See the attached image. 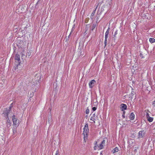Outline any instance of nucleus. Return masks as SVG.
Instances as JSON below:
<instances>
[{"label": "nucleus", "mask_w": 155, "mask_h": 155, "mask_svg": "<svg viewBox=\"0 0 155 155\" xmlns=\"http://www.w3.org/2000/svg\"><path fill=\"white\" fill-rule=\"evenodd\" d=\"M105 141L104 140L102 141L100 144L97 146H95L94 147V150L98 149V150H101L104 148V146L105 145Z\"/></svg>", "instance_id": "nucleus-1"}, {"label": "nucleus", "mask_w": 155, "mask_h": 155, "mask_svg": "<svg viewBox=\"0 0 155 155\" xmlns=\"http://www.w3.org/2000/svg\"><path fill=\"white\" fill-rule=\"evenodd\" d=\"M89 129L88 127V125L87 123L85 124L84 128L83 134L84 135V137H87L88 134L89 133Z\"/></svg>", "instance_id": "nucleus-2"}, {"label": "nucleus", "mask_w": 155, "mask_h": 155, "mask_svg": "<svg viewBox=\"0 0 155 155\" xmlns=\"http://www.w3.org/2000/svg\"><path fill=\"white\" fill-rule=\"evenodd\" d=\"M15 60L17 61H16V62H17V64H16V67L15 68V70L16 69L18 68V66L19 65H20L21 63V62H20V58L19 55L18 54H16L15 56Z\"/></svg>", "instance_id": "nucleus-3"}, {"label": "nucleus", "mask_w": 155, "mask_h": 155, "mask_svg": "<svg viewBox=\"0 0 155 155\" xmlns=\"http://www.w3.org/2000/svg\"><path fill=\"white\" fill-rule=\"evenodd\" d=\"M11 109V107H9L8 109L5 108L3 111V114L5 117H7L10 113Z\"/></svg>", "instance_id": "nucleus-4"}, {"label": "nucleus", "mask_w": 155, "mask_h": 155, "mask_svg": "<svg viewBox=\"0 0 155 155\" xmlns=\"http://www.w3.org/2000/svg\"><path fill=\"white\" fill-rule=\"evenodd\" d=\"M12 118L14 124L15 126L18 125L19 123L18 120L15 117L14 115L12 116Z\"/></svg>", "instance_id": "nucleus-5"}, {"label": "nucleus", "mask_w": 155, "mask_h": 155, "mask_svg": "<svg viewBox=\"0 0 155 155\" xmlns=\"http://www.w3.org/2000/svg\"><path fill=\"white\" fill-rule=\"evenodd\" d=\"M145 132L144 130L140 131L138 133V138H143L145 136Z\"/></svg>", "instance_id": "nucleus-6"}, {"label": "nucleus", "mask_w": 155, "mask_h": 155, "mask_svg": "<svg viewBox=\"0 0 155 155\" xmlns=\"http://www.w3.org/2000/svg\"><path fill=\"white\" fill-rule=\"evenodd\" d=\"M96 83V81L94 80H91L89 83V87L91 88H92L94 84Z\"/></svg>", "instance_id": "nucleus-7"}, {"label": "nucleus", "mask_w": 155, "mask_h": 155, "mask_svg": "<svg viewBox=\"0 0 155 155\" xmlns=\"http://www.w3.org/2000/svg\"><path fill=\"white\" fill-rule=\"evenodd\" d=\"M121 107L122 111H124V110H126L127 108V106L126 104H121Z\"/></svg>", "instance_id": "nucleus-8"}, {"label": "nucleus", "mask_w": 155, "mask_h": 155, "mask_svg": "<svg viewBox=\"0 0 155 155\" xmlns=\"http://www.w3.org/2000/svg\"><path fill=\"white\" fill-rule=\"evenodd\" d=\"M109 31V28H108L105 33V40H107V38L108 37V35Z\"/></svg>", "instance_id": "nucleus-9"}, {"label": "nucleus", "mask_w": 155, "mask_h": 155, "mask_svg": "<svg viewBox=\"0 0 155 155\" xmlns=\"http://www.w3.org/2000/svg\"><path fill=\"white\" fill-rule=\"evenodd\" d=\"M135 115L133 113H131L130 116V119L131 120H133L134 118Z\"/></svg>", "instance_id": "nucleus-10"}, {"label": "nucleus", "mask_w": 155, "mask_h": 155, "mask_svg": "<svg viewBox=\"0 0 155 155\" xmlns=\"http://www.w3.org/2000/svg\"><path fill=\"white\" fill-rule=\"evenodd\" d=\"M119 150L118 148L117 147H115L113 150H112V152L113 153H114L116 152H117Z\"/></svg>", "instance_id": "nucleus-11"}, {"label": "nucleus", "mask_w": 155, "mask_h": 155, "mask_svg": "<svg viewBox=\"0 0 155 155\" xmlns=\"http://www.w3.org/2000/svg\"><path fill=\"white\" fill-rule=\"evenodd\" d=\"M149 41L151 43H153L155 42V39L153 38H150L149 39Z\"/></svg>", "instance_id": "nucleus-12"}, {"label": "nucleus", "mask_w": 155, "mask_h": 155, "mask_svg": "<svg viewBox=\"0 0 155 155\" xmlns=\"http://www.w3.org/2000/svg\"><path fill=\"white\" fill-rule=\"evenodd\" d=\"M153 117H150L148 118L147 119V120L149 122H152L153 121Z\"/></svg>", "instance_id": "nucleus-13"}, {"label": "nucleus", "mask_w": 155, "mask_h": 155, "mask_svg": "<svg viewBox=\"0 0 155 155\" xmlns=\"http://www.w3.org/2000/svg\"><path fill=\"white\" fill-rule=\"evenodd\" d=\"M6 124L8 127H9L11 126L10 121L8 120H7V122H6Z\"/></svg>", "instance_id": "nucleus-14"}, {"label": "nucleus", "mask_w": 155, "mask_h": 155, "mask_svg": "<svg viewBox=\"0 0 155 155\" xmlns=\"http://www.w3.org/2000/svg\"><path fill=\"white\" fill-rule=\"evenodd\" d=\"M96 26V25L95 24H94L92 25L91 27V30L92 31H93L94 29Z\"/></svg>", "instance_id": "nucleus-15"}, {"label": "nucleus", "mask_w": 155, "mask_h": 155, "mask_svg": "<svg viewBox=\"0 0 155 155\" xmlns=\"http://www.w3.org/2000/svg\"><path fill=\"white\" fill-rule=\"evenodd\" d=\"M90 120L94 121V123H95V121H94V120H95L96 119H95V118L94 117H91L90 118Z\"/></svg>", "instance_id": "nucleus-16"}, {"label": "nucleus", "mask_w": 155, "mask_h": 155, "mask_svg": "<svg viewBox=\"0 0 155 155\" xmlns=\"http://www.w3.org/2000/svg\"><path fill=\"white\" fill-rule=\"evenodd\" d=\"M97 8V7L96 8ZM96 8H95V10H94L93 12H92V14H91V15H92V16H94V15L95 13V12H96Z\"/></svg>", "instance_id": "nucleus-17"}, {"label": "nucleus", "mask_w": 155, "mask_h": 155, "mask_svg": "<svg viewBox=\"0 0 155 155\" xmlns=\"http://www.w3.org/2000/svg\"><path fill=\"white\" fill-rule=\"evenodd\" d=\"M16 131V129L15 128H14L13 129V132L14 134H15Z\"/></svg>", "instance_id": "nucleus-18"}, {"label": "nucleus", "mask_w": 155, "mask_h": 155, "mask_svg": "<svg viewBox=\"0 0 155 155\" xmlns=\"http://www.w3.org/2000/svg\"><path fill=\"white\" fill-rule=\"evenodd\" d=\"M89 112V110L88 109H87L86 110V114H88Z\"/></svg>", "instance_id": "nucleus-19"}, {"label": "nucleus", "mask_w": 155, "mask_h": 155, "mask_svg": "<svg viewBox=\"0 0 155 155\" xmlns=\"http://www.w3.org/2000/svg\"><path fill=\"white\" fill-rule=\"evenodd\" d=\"M107 40H105L104 41V45L105 46H106L107 45Z\"/></svg>", "instance_id": "nucleus-20"}, {"label": "nucleus", "mask_w": 155, "mask_h": 155, "mask_svg": "<svg viewBox=\"0 0 155 155\" xmlns=\"http://www.w3.org/2000/svg\"><path fill=\"white\" fill-rule=\"evenodd\" d=\"M146 117L147 119L148 118L150 117L149 116V114L148 113H147Z\"/></svg>", "instance_id": "nucleus-21"}, {"label": "nucleus", "mask_w": 155, "mask_h": 155, "mask_svg": "<svg viewBox=\"0 0 155 155\" xmlns=\"http://www.w3.org/2000/svg\"><path fill=\"white\" fill-rule=\"evenodd\" d=\"M125 111H123V114L122 115V116L124 118H125Z\"/></svg>", "instance_id": "nucleus-22"}, {"label": "nucleus", "mask_w": 155, "mask_h": 155, "mask_svg": "<svg viewBox=\"0 0 155 155\" xmlns=\"http://www.w3.org/2000/svg\"><path fill=\"white\" fill-rule=\"evenodd\" d=\"M97 109V108L95 107H94L92 108V110L93 111H94L96 110Z\"/></svg>", "instance_id": "nucleus-23"}, {"label": "nucleus", "mask_w": 155, "mask_h": 155, "mask_svg": "<svg viewBox=\"0 0 155 155\" xmlns=\"http://www.w3.org/2000/svg\"><path fill=\"white\" fill-rule=\"evenodd\" d=\"M56 155H59L58 151L57 150L55 154Z\"/></svg>", "instance_id": "nucleus-24"}, {"label": "nucleus", "mask_w": 155, "mask_h": 155, "mask_svg": "<svg viewBox=\"0 0 155 155\" xmlns=\"http://www.w3.org/2000/svg\"><path fill=\"white\" fill-rule=\"evenodd\" d=\"M152 105L154 107H155V101H154L153 102V103L152 104Z\"/></svg>", "instance_id": "nucleus-25"}, {"label": "nucleus", "mask_w": 155, "mask_h": 155, "mask_svg": "<svg viewBox=\"0 0 155 155\" xmlns=\"http://www.w3.org/2000/svg\"><path fill=\"white\" fill-rule=\"evenodd\" d=\"M37 78H38H38H37V80H38V82H39V80H40L41 78V77H37Z\"/></svg>", "instance_id": "nucleus-26"}, {"label": "nucleus", "mask_w": 155, "mask_h": 155, "mask_svg": "<svg viewBox=\"0 0 155 155\" xmlns=\"http://www.w3.org/2000/svg\"><path fill=\"white\" fill-rule=\"evenodd\" d=\"M134 91H132L131 93V94L132 95V96H133V95H134ZM131 96H132V95Z\"/></svg>", "instance_id": "nucleus-27"}, {"label": "nucleus", "mask_w": 155, "mask_h": 155, "mask_svg": "<svg viewBox=\"0 0 155 155\" xmlns=\"http://www.w3.org/2000/svg\"><path fill=\"white\" fill-rule=\"evenodd\" d=\"M93 16H92V15H91L90 17V18H91V19H93L94 18Z\"/></svg>", "instance_id": "nucleus-28"}, {"label": "nucleus", "mask_w": 155, "mask_h": 155, "mask_svg": "<svg viewBox=\"0 0 155 155\" xmlns=\"http://www.w3.org/2000/svg\"><path fill=\"white\" fill-rule=\"evenodd\" d=\"M117 31H116L115 32L114 35H116L117 34Z\"/></svg>", "instance_id": "nucleus-29"}, {"label": "nucleus", "mask_w": 155, "mask_h": 155, "mask_svg": "<svg viewBox=\"0 0 155 155\" xmlns=\"http://www.w3.org/2000/svg\"><path fill=\"white\" fill-rule=\"evenodd\" d=\"M93 117H95V114H93Z\"/></svg>", "instance_id": "nucleus-30"}, {"label": "nucleus", "mask_w": 155, "mask_h": 155, "mask_svg": "<svg viewBox=\"0 0 155 155\" xmlns=\"http://www.w3.org/2000/svg\"><path fill=\"white\" fill-rule=\"evenodd\" d=\"M115 35H114V37H115Z\"/></svg>", "instance_id": "nucleus-31"}, {"label": "nucleus", "mask_w": 155, "mask_h": 155, "mask_svg": "<svg viewBox=\"0 0 155 155\" xmlns=\"http://www.w3.org/2000/svg\"><path fill=\"white\" fill-rule=\"evenodd\" d=\"M96 144H95V145L97 144V142H96Z\"/></svg>", "instance_id": "nucleus-32"}, {"label": "nucleus", "mask_w": 155, "mask_h": 155, "mask_svg": "<svg viewBox=\"0 0 155 155\" xmlns=\"http://www.w3.org/2000/svg\"><path fill=\"white\" fill-rule=\"evenodd\" d=\"M140 55H142V54H141Z\"/></svg>", "instance_id": "nucleus-33"}]
</instances>
